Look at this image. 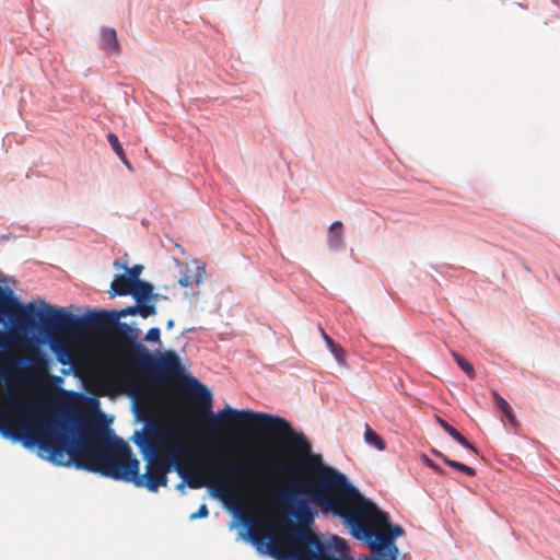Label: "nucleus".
I'll list each match as a JSON object with an SVG mask.
<instances>
[{"mask_svg": "<svg viewBox=\"0 0 560 560\" xmlns=\"http://www.w3.org/2000/svg\"><path fill=\"white\" fill-rule=\"evenodd\" d=\"M58 429L54 440L49 441L48 457L56 465L73 464L79 469L100 472L115 480L132 482L136 487L156 492L167 485L171 469L156 455L143 456L147 470L139 474L140 462L130 446L119 438L108 439L90 422L82 421L69 433V425Z\"/></svg>", "mask_w": 560, "mask_h": 560, "instance_id": "nucleus-2", "label": "nucleus"}, {"mask_svg": "<svg viewBox=\"0 0 560 560\" xmlns=\"http://www.w3.org/2000/svg\"><path fill=\"white\" fill-rule=\"evenodd\" d=\"M101 48L109 55H119L120 45L117 39V33L113 27H103L101 31Z\"/></svg>", "mask_w": 560, "mask_h": 560, "instance_id": "nucleus-10", "label": "nucleus"}, {"mask_svg": "<svg viewBox=\"0 0 560 560\" xmlns=\"http://www.w3.org/2000/svg\"><path fill=\"white\" fill-rule=\"evenodd\" d=\"M159 369L167 376H177L182 373V364L174 351H166L159 360Z\"/></svg>", "mask_w": 560, "mask_h": 560, "instance_id": "nucleus-9", "label": "nucleus"}, {"mask_svg": "<svg viewBox=\"0 0 560 560\" xmlns=\"http://www.w3.org/2000/svg\"><path fill=\"white\" fill-rule=\"evenodd\" d=\"M452 355L455 359V361L457 362V364L460 366V369L467 374V376L470 380H474L476 376L474 366L468 361H466L463 357H460L457 352L453 351Z\"/></svg>", "mask_w": 560, "mask_h": 560, "instance_id": "nucleus-18", "label": "nucleus"}, {"mask_svg": "<svg viewBox=\"0 0 560 560\" xmlns=\"http://www.w3.org/2000/svg\"><path fill=\"white\" fill-rule=\"evenodd\" d=\"M452 438L459 443L463 447L474 452L475 454L478 453L477 448L464 436L462 435L457 430L454 432Z\"/></svg>", "mask_w": 560, "mask_h": 560, "instance_id": "nucleus-24", "label": "nucleus"}, {"mask_svg": "<svg viewBox=\"0 0 560 560\" xmlns=\"http://www.w3.org/2000/svg\"><path fill=\"white\" fill-rule=\"evenodd\" d=\"M156 457L164 462L171 470L182 472L180 470L183 466L187 464L189 457L188 444L179 439L166 442V444L161 447L160 453L156 454Z\"/></svg>", "mask_w": 560, "mask_h": 560, "instance_id": "nucleus-8", "label": "nucleus"}, {"mask_svg": "<svg viewBox=\"0 0 560 560\" xmlns=\"http://www.w3.org/2000/svg\"><path fill=\"white\" fill-rule=\"evenodd\" d=\"M128 168H131V165L129 163V161L127 160V158L125 156V161H121Z\"/></svg>", "mask_w": 560, "mask_h": 560, "instance_id": "nucleus-36", "label": "nucleus"}, {"mask_svg": "<svg viewBox=\"0 0 560 560\" xmlns=\"http://www.w3.org/2000/svg\"><path fill=\"white\" fill-rule=\"evenodd\" d=\"M364 441L378 451H384L386 447L384 440L369 424H365Z\"/></svg>", "mask_w": 560, "mask_h": 560, "instance_id": "nucleus-17", "label": "nucleus"}, {"mask_svg": "<svg viewBox=\"0 0 560 560\" xmlns=\"http://www.w3.org/2000/svg\"><path fill=\"white\" fill-rule=\"evenodd\" d=\"M492 396H493V400L494 402L497 404V406L500 408V410L504 413V416L506 417L508 421L510 422L511 425L513 427H516L517 425V420L513 413V410L511 408V406L509 405V402L499 395L498 392L493 390L492 392Z\"/></svg>", "mask_w": 560, "mask_h": 560, "instance_id": "nucleus-15", "label": "nucleus"}, {"mask_svg": "<svg viewBox=\"0 0 560 560\" xmlns=\"http://www.w3.org/2000/svg\"><path fill=\"white\" fill-rule=\"evenodd\" d=\"M334 540L336 541V549L337 550H340V551H343L346 549V544L343 542V540L337 538V537H334Z\"/></svg>", "mask_w": 560, "mask_h": 560, "instance_id": "nucleus-34", "label": "nucleus"}, {"mask_svg": "<svg viewBox=\"0 0 560 560\" xmlns=\"http://www.w3.org/2000/svg\"><path fill=\"white\" fill-rule=\"evenodd\" d=\"M327 242L332 249H340L343 247V224L341 221H335L331 223Z\"/></svg>", "mask_w": 560, "mask_h": 560, "instance_id": "nucleus-11", "label": "nucleus"}, {"mask_svg": "<svg viewBox=\"0 0 560 560\" xmlns=\"http://www.w3.org/2000/svg\"><path fill=\"white\" fill-rule=\"evenodd\" d=\"M161 330L158 327L150 328L144 337L148 342H160Z\"/></svg>", "mask_w": 560, "mask_h": 560, "instance_id": "nucleus-28", "label": "nucleus"}, {"mask_svg": "<svg viewBox=\"0 0 560 560\" xmlns=\"http://www.w3.org/2000/svg\"><path fill=\"white\" fill-rule=\"evenodd\" d=\"M301 479V560H397L399 525L342 472Z\"/></svg>", "mask_w": 560, "mask_h": 560, "instance_id": "nucleus-1", "label": "nucleus"}, {"mask_svg": "<svg viewBox=\"0 0 560 560\" xmlns=\"http://www.w3.org/2000/svg\"><path fill=\"white\" fill-rule=\"evenodd\" d=\"M58 360H59V362H61V363H63V364L68 363V362H69V360H70V353H69V351H68V350H66V349H65V350H62V351H60V352L58 353Z\"/></svg>", "mask_w": 560, "mask_h": 560, "instance_id": "nucleus-32", "label": "nucleus"}, {"mask_svg": "<svg viewBox=\"0 0 560 560\" xmlns=\"http://www.w3.org/2000/svg\"><path fill=\"white\" fill-rule=\"evenodd\" d=\"M15 332L7 335L0 331V352L7 351L15 342Z\"/></svg>", "mask_w": 560, "mask_h": 560, "instance_id": "nucleus-21", "label": "nucleus"}, {"mask_svg": "<svg viewBox=\"0 0 560 560\" xmlns=\"http://www.w3.org/2000/svg\"><path fill=\"white\" fill-rule=\"evenodd\" d=\"M424 463L430 467L432 468L435 472L440 474V475H443L445 471L444 469L438 465L436 463H434L432 459H430L428 456H424Z\"/></svg>", "mask_w": 560, "mask_h": 560, "instance_id": "nucleus-30", "label": "nucleus"}, {"mask_svg": "<svg viewBox=\"0 0 560 560\" xmlns=\"http://www.w3.org/2000/svg\"><path fill=\"white\" fill-rule=\"evenodd\" d=\"M135 283L125 275H117L112 281L110 288L116 295L131 294Z\"/></svg>", "mask_w": 560, "mask_h": 560, "instance_id": "nucleus-13", "label": "nucleus"}, {"mask_svg": "<svg viewBox=\"0 0 560 560\" xmlns=\"http://www.w3.org/2000/svg\"><path fill=\"white\" fill-rule=\"evenodd\" d=\"M182 472H177L191 489H199L206 486L201 475L191 467L184 465Z\"/></svg>", "mask_w": 560, "mask_h": 560, "instance_id": "nucleus-12", "label": "nucleus"}, {"mask_svg": "<svg viewBox=\"0 0 560 560\" xmlns=\"http://www.w3.org/2000/svg\"><path fill=\"white\" fill-rule=\"evenodd\" d=\"M174 324H175V323H174V320H173V319H168V320L166 322V328H167L168 330H170V329H172V328L174 327Z\"/></svg>", "mask_w": 560, "mask_h": 560, "instance_id": "nucleus-35", "label": "nucleus"}, {"mask_svg": "<svg viewBox=\"0 0 560 560\" xmlns=\"http://www.w3.org/2000/svg\"><path fill=\"white\" fill-rule=\"evenodd\" d=\"M433 454L440 458H442V460L450 467L454 468V469H457L464 474H466L467 476H470V477H474L476 475V470L475 468L470 467V466H467L463 463H459V462H456V460H453V459H450L447 456H445L443 453L439 452V451H433Z\"/></svg>", "mask_w": 560, "mask_h": 560, "instance_id": "nucleus-16", "label": "nucleus"}, {"mask_svg": "<svg viewBox=\"0 0 560 560\" xmlns=\"http://www.w3.org/2000/svg\"><path fill=\"white\" fill-rule=\"evenodd\" d=\"M175 428L171 423L148 421L141 431H136L132 441L143 456H154L174 435Z\"/></svg>", "mask_w": 560, "mask_h": 560, "instance_id": "nucleus-7", "label": "nucleus"}, {"mask_svg": "<svg viewBox=\"0 0 560 560\" xmlns=\"http://www.w3.org/2000/svg\"><path fill=\"white\" fill-rule=\"evenodd\" d=\"M138 313L141 317L147 318L156 314V307L154 304H145L141 302L138 303Z\"/></svg>", "mask_w": 560, "mask_h": 560, "instance_id": "nucleus-22", "label": "nucleus"}, {"mask_svg": "<svg viewBox=\"0 0 560 560\" xmlns=\"http://www.w3.org/2000/svg\"><path fill=\"white\" fill-rule=\"evenodd\" d=\"M107 140L120 161H125V151L115 133H108Z\"/></svg>", "mask_w": 560, "mask_h": 560, "instance_id": "nucleus-19", "label": "nucleus"}, {"mask_svg": "<svg viewBox=\"0 0 560 560\" xmlns=\"http://www.w3.org/2000/svg\"><path fill=\"white\" fill-rule=\"evenodd\" d=\"M30 364L34 370L46 373V362L42 357L32 358Z\"/></svg>", "mask_w": 560, "mask_h": 560, "instance_id": "nucleus-27", "label": "nucleus"}, {"mask_svg": "<svg viewBox=\"0 0 560 560\" xmlns=\"http://www.w3.org/2000/svg\"><path fill=\"white\" fill-rule=\"evenodd\" d=\"M142 270H143V266L135 265L133 267L127 269V273L126 275L131 279V281L133 283H136L138 281H141L139 279V277L141 275Z\"/></svg>", "mask_w": 560, "mask_h": 560, "instance_id": "nucleus-25", "label": "nucleus"}, {"mask_svg": "<svg viewBox=\"0 0 560 560\" xmlns=\"http://www.w3.org/2000/svg\"><path fill=\"white\" fill-rule=\"evenodd\" d=\"M319 331L327 347H330L332 346V343H335V341L325 332V330L322 327H319Z\"/></svg>", "mask_w": 560, "mask_h": 560, "instance_id": "nucleus-33", "label": "nucleus"}, {"mask_svg": "<svg viewBox=\"0 0 560 560\" xmlns=\"http://www.w3.org/2000/svg\"><path fill=\"white\" fill-rule=\"evenodd\" d=\"M131 295L137 300L138 303L144 302L152 298L153 285L145 281H138L132 288Z\"/></svg>", "mask_w": 560, "mask_h": 560, "instance_id": "nucleus-14", "label": "nucleus"}, {"mask_svg": "<svg viewBox=\"0 0 560 560\" xmlns=\"http://www.w3.org/2000/svg\"><path fill=\"white\" fill-rule=\"evenodd\" d=\"M438 422L439 424L443 428V430L450 435L452 436L454 434V432L456 431V429H454L452 425H450L445 420H443L442 418H439L438 417Z\"/></svg>", "mask_w": 560, "mask_h": 560, "instance_id": "nucleus-31", "label": "nucleus"}, {"mask_svg": "<svg viewBox=\"0 0 560 560\" xmlns=\"http://www.w3.org/2000/svg\"><path fill=\"white\" fill-rule=\"evenodd\" d=\"M139 315L138 305L121 311H94L85 316H78L67 311H55L46 316L45 325L61 327L62 332L72 339H81L92 330L115 331L121 343L122 353L128 364L145 370L153 364L152 355L137 341L138 331L128 324L119 322L120 317Z\"/></svg>", "mask_w": 560, "mask_h": 560, "instance_id": "nucleus-3", "label": "nucleus"}, {"mask_svg": "<svg viewBox=\"0 0 560 560\" xmlns=\"http://www.w3.org/2000/svg\"><path fill=\"white\" fill-rule=\"evenodd\" d=\"M209 515V510L206 504H201L197 512L190 515V520L205 518Z\"/></svg>", "mask_w": 560, "mask_h": 560, "instance_id": "nucleus-29", "label": "nucleus"}, {"mask_svg": "<svg viewBox=\"0 0 560 560\" xmlns=\"http://www.w3.org/2000/svg\"><path fill=\"white\" fill-rule=\"evenodd\" d=\"M253 462L242 458H219L213 464L215 472V495L225 503H238L240 495L232 485V478L240 477L242 472L250 467Z\"/></svg>", "mask_w": 560, "mask_h": 560, "instance_id": "nucleus-6", "label": "nucleus"}, {"mask_svg": "<svg viewBox=\"0 0 560 560\" xmlns=\"http://www.w3.org/2000/svg\"><path fill=\"white\" fill-rule=\"evenodd\" d=\"M270 470L277 476H289L291 474V468L289 465L284 463H276L269 466Z\"/></svg>", "mask_w": 560, "mask_h": 560, "instance_id": "nucleus-23", "label": "nucleus"}, {"mask_svg": "<svg viewBox=\"0 0 560 560\" xmlns=\"http://www.w3.org/2000/svg\"><path fill=\"white\" fill-rule=\"evenodd\" d=\"M201 279H202V275H201V271H197L194 276H183L180 277V279L178 280V283L184 287V288H187V287H191L192 284H199L201 282Z\"/></svg>", "mask_w": 560, "mask_h": 560, "instance_id": "nucleus-20", "label": "nucleus"}, {"mask_svg": "<svg viewBox=\"0 0 560 560\" xmlns=\"http://www.w3.org/2000/svg\"><path fill=\"white\" fill-rule=\"evenodd\" d=\"M58 429H65L63 421L44 416L38 406L12 401L10 408L0 406V433L7 438L22 440L27 444H37L48 453L49 441L54 440Z\"/></svg>", "mask_w": 560, "mask_h": 560, "instance_id": "nucleus-4", "label": "nucleus"}, {"mask_svg": "<svg viewBox=\"0 0 560 560\" xmlns=\"http://www.w3.org/2000/svg\"><path fill=\"white\" fill-rule=\"evenodd\" d=\"M328 348L339 363H345V351L338 343L335 342Z\"/></svg>", "mask_w": 560, "mask_h": 560, "instance_id": "nucleus-26", "label": "nucleus"}, {"mask_svg": "<svg viewBox=\"0 0 560 560\" xmlns=\"http://www.w3.org/2000/svg\"><path fill=\"white\" fill-rule=\"evenodd\" d=\"M42 303L45 311H38L34 303L23 305L11 289L0 285V323L9 320L16 330L23 332L34 330L37 327L47 335H52L57 331L62 332L61 327L46 326L45 318L55 311L65 310L52 307L44 302Z\"/></svg>", "mask_w": 560, "mask_h": 560, "instance_id": "nucleus-5", "label": "nucleus"}]
</instances>
